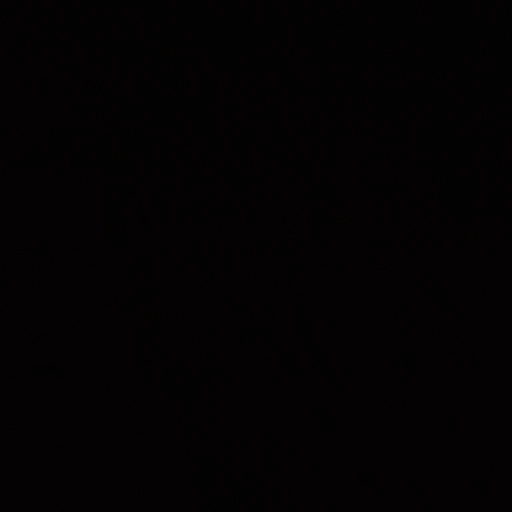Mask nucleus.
Listing matches in <instances>:
<instances>
[{
    "label": "nucleus",
    "instance_id": "f257e3e1",
    "mask_svg": "<svg viewBox=\"0 0 512 512\" xmlns=\"http://www.w3.org/2000/svg\"><path fill=\"white\" fill-rule=\"evenodd\" d=\"M377 221H378V223H379V224L383 225V223H384V218L382 217V215H379V216L377 217Z\"/></svg>",
    "mask_w": 512,
    "mask_h": 512
},
{
    "label": "nucleus",
    "instance_id": "f03ea898",
    "mask_svg": "<svg viewBox=\"0 0 512 512\" xmlns=\"http://www.w3.org/2000/svg\"><path fill=\"white\" fill-rule=\"evenodd\" d=\"M376 158H377V161H382V159L380 158V156L378 154L376 155Z\"/></svg>",
    "mask_w": 512,
    "mask_h": 512
}]
</instances>
